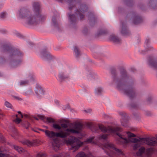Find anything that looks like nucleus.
<instances>
[{"label":"nucleus","instance_id":"nucleus-1","mask_svg":"<svg viewBox=\"0 0 157 157\" xmlns=\"http://www.w3.org/2000/svg\"><path fill=\"white\" fill-rule=\"evenodd\" d=\"M100 129L103 132L107 133L108 134H105L101 135L99 137L100 140H104L106 139L107 136L110 134H117L120 140L124 144H127L131 142L135 143L133 148L134 149H136L141 145L144 144V143L152 146H155L157 144V135L156 137V139L154 137L151 138H143L138 139L135 138H132V137H134L135 135L133 133L129 132L125 133L128 137V139L126 138V137H124L122 135L119 133L118 131H120V128L117 127L114 128L111 127H108L107 128L102 124L99 125Z\"/></svg>","mask_w":157,"mask_h":157},{"label":"nucleus","instance_id":"nucleus-2","mask_svg":"<svg viewBox=\"0 0 157 157\" xmlns=\"http://www.w3.org/2000/svg\"><path fill=\"white\" fill-rule=\"evenodd\" d=\"M82 128L83 125L82 123L80 122H77L72 124L71 126L67 128L65 132L62 131L59 132H55L48 130H42V131L45 132L46 136L50 138L56 136L63 138L71 134L80 133L81 132Z\"/></svg>","mask_w":157,"mask_h":157},{"label":"nucleus","instance_id":"nucleus-3","mask_svg":"<svg viewBox=\"0 0 157 157\" xmlns=\"http://www.w3.org/2000/svg\"><path fill=\"white\" fill-rule=\"evenodd\" d=\"M64 143L67 145L70 146L69 149L75 152L83 144V143L81 142L78 138L74 137H70L68 140L65 139Z\"/></svg>","mask_w":157,"mask_h":157},{"label":"nucleus","instance_id":"nucleus-4","mask_svg":"<svg viewBox=\"0 0 157 157\" xmlns=\"http://www.w3.org/2000/svg\"><path fill=\"white\" fill-rule=\"evenodd\" d=\"M103 148L110 156L113 157V155L116 153L122 154L121 151L116 148L114 146L109 143H107L104 145Z\"/></svg>","mask_w":157,"mask_h":157},{"label":"nucleus","instance_id":"nucleus-5","mask_svg":"<svg viewBox=\"0 0 157 157\" xmlns=\"http://www.w3.org/2000/svg\"><path fill=\"white\" fill-rule=\"evenodd\" d=\"M16 119L13 120L14 122L17 124L20 123L21 121V118L24 119H27L28 120H29L30 119V116L27 114H22L21 112H18V114L15 116Z\"/></svg>","mask_w":157,"mask_h":157},{"label":"nucleus","instance_id":"nucleus-6","mask_svg":"<svg viewBox=\"0 0 157 157\" xmlns=\"http://www.w3.org/2000/svg\"><path fill=\"white\" fill-rule=\"evenodd\" d=\"M40 141L39 140H36L30 141L29 140H26L23 142V144L27 145L29 147L33 146H36L40 144Z\"/></svg>","mask_w":157,"mask_h":157},{"label":"nucleus","instance_id":"nucleus-7","mask_svg":"<svg viewBox=\"0 0 157 157\" xmlns=\"http://www.w3.org/2000/svg\"><path fill=\"white\" fill-rule=\"evenodd\" d=\"M153 151V149L150 148L145 151L144 148L142 147L139 149L138 152L137 153V155L138 156H140L144 153L147 155H149L152 153Z\"/></svg>","mask_w":157,"mask_h":157},{"label":"nucleus","instance_id":"nucleus-8","mask_svg":"<svg viewBox=\"0 0 157 157\" xmlns=\"http://www.w3.org/2000/svg\"><path fill=\"white\" fill-rule=\"evenodd\" d=\"M53 127L55 129L60 130L62 128H67V125L65 123H62L61 124V125L58 124H55L53 125Z\"/></svg>","mask_w":157,"mask_h":157},{"label":"nucleus","instance_id":"nucleus-9","mask_svg":"<svg viewBox=\"0 0 157 157\" xmlns=\"http://www.w3.org/2000/svg\"><path fill=\"white\" fill-rule=\"evenodd\" d=\"M14 149L19 153H21L24 151V150L23 148L19 147L17 146H14Z\"/></svg>","mask_w":157,"mask_h":157},{"label":"nucleus","instance_id":"nucleus-10","mask_svg":"<svg viewBox=\"0 0 157 157\" xmlns=\"http://www.w3.org/2000/svg\"><path fill=\"white\" fill-rule=\"evenodd\" d=\"M53 145L56 149V147L58 148H59L60 147L59 141L57 140H56L54 141Z\"/></svg>","mask_w":157,"mask_h":157},{"label":"nucleus","instance_id":"nucleus-11","mask_svg":"<svg viewBox=\"0 0 157 157\" xmlns=\"http://www.w3.org/2000/svg\"><path fill=\"white\" fill-rule=\"evenodd\" d=\"M38 94H42L44 93V90L40 86H38L37 87V90L36 91Z\"/></svg>","mask_w":157,"mask_h":157},{"label":"nucleus","instance_id":"nucleus-12","mask_svg":"<svg viewBox=\"0 0 157 157\" xmlns=\"http://www.w3.org/2000/svg\"><path fill=\"white\" fill-rule=\"evenodd\" d=\"M94 137L93 136L88 139L86 141V142L87 143H92L96 144L94 140Z\"/></svg>","mask_w":157,"mask_h":157},{"label":"nucleus","instance_id":"nucleus-13","mask_svg":"<svg viewBox=\"0 0 157 157\" xmlns=\"http://www.w3.org/2000/svg\"><path fill=\"white\" fill-rule=\"evenodd\" d=\"M75 157H86V155L83 152H80Z\"/></svg>","mask_w":157,"mask_h":157},{"label":"nucleus","instance_id":"nucleus-14","mask_svg":"<svg viewBox=\"0 0 157 157\" xmlns=\"http://www.w3.org/2000/svg\"><path fill=\"white\" fill-rule=\"evenodd\" d=\"M5 105L7 107L11 108L12 105L10 103L7 101H6L5 103Z\"/></svg>","mask_w":157,"mask_h":157},{"label":"nucleus","instance_id":"nucleus-15","mask_svg":"<svg viewBox=\"0 0 157 157\" xmlns=\"http://www.w3.org/2000/svg\"><path fill=\"white\" fill-rule=\"evenodd\" d=\"M46 120L49 122H54L53 120L51 118H46Z\"/></svg>","mask_w":157,"mask_h":157},{"label":"nucleus","instance_id":"nucleus-16","mask_svg":"<svg viewBox=\"0 0 157 157\" xmlns=\"http://www.w3.org/2000/svg\"><path fill=\"white\" fill-rule=\"evenodd\" d=\"M26 124H24L23 125L25 128H29V124L28 122H26Z\"/></svg>","mask_w":157,"mask_h":157},{"label":"nucleus","instance_id":"nucleus-17","mask_svg":"<svg viewBox=\"0 0 157 157\" xmlns=\"http://www.w3.org/2000/svg\"><path fill=\"white\" fill-rule=\"evenodd\" d=\"M38 117H39V119H41V120H44L45 119V117H44V116H40V115Z\"/></svg>","mask_w":157,"mask_h":157},{"label":"nucleus","instance_id":"nucleus-18","mask_svg":"<svg viewBox=\"0 0 157 157\" xmlns=\"http://www.w3.org/2000/svg\"><path fill=\"white\" fill-rule=\"evenodd\" d=\"M5 16L6 13H1L0 17L1 18H3Z\"/></svg>","mask_w":157,"mask_h":157},{"label":"nucleus","instance_id":"nucleus-19","mask_svg":"<svg viewBox=\"0 0 157 157\" xmlns=\"http://www.w3.org/2000/svg\"><path fill=\"white\" fill-rule=\"evenodd\" d=\"M101 89L100 88H98L97 91V93L98 94H99L101 93Z\"/></svg>","mask_w":157,"mask_h":157},{"label":"nucleus","instance_id":"nucleus-20","mask_svg":"<svg viewBox=\"0 0 157 157\" xmlns=\"http://www.w3.org/2000/svg\"><path fill=\"white\" fill-rule=\"evenodd\" d=\"M27 83L26 81H23L21 82V84L22 85V84H25Z\"/></svg>","mask_w":157,"mask_h":157},{"label":"nucleus","instance_id":"nucleus-21","mask_svg":"<svg viewBox=\"0 0 157 157\" xmlns=\"http://www.w3.org/2000/svg\"><path fill=\"white\" fill-rule=\"evenodd\" d=\"M75 52L76 53H77L78 52V49L77 48H75Z\"/></svg>","mask_w":157,"mask_h":157},{"label":"nucleus","instance_id":"nucleus-22","mask_svg":"<svg viewBox=\"0 0 157 157\" xmlns=\"http://www.w3.org/2000/svg\"><path fill=\"white\" fill-rule=\"evenodd\" d=\"M92 124V123L91 122H89L87 123V125L88 126H90Z\"/></svg>","mask_w":157,"mask_h":157},{"label":"nucleus","instance_id":"nucleus-23","mask_svg":"<svg viewBox=\"0 0 157 157\" xmlns=\"http://www.w3.org/2000/svg\"><path fill=\"white\" fill-rule=\"evenodd\" d=\"M4 155L2 154H0V157H4Z\"/></svg>","mask_w":157,"mask_h":157},{"label":"nucleus","instance_id":"nucleus-24","mask_svg":"<svg viewBox=\"0 0 157 157\" xmlns=\"http://www.w3.org/2000/svg\"><path fill=\"white\" fill-rule=\"evenodd\" d=\"M12 135V136H13V137L14 136L13 135Z\"/></svg>","mask_w":157,"mask_h":157},{"label":"nucleus","instance_id":"nucleus-25","mask_svg":"<svg viewBox=\"0 0 157 157\" xmlns=\"http://www.w3.org/2000/svg\"><path fill=\"white\" fill-rule=\"evenodd\" d=\"M3 141H4V140H3V141H2V142H3Z\"/></svg>","mask_w":157,"mask_h":157},{"label":"nucleus","instance_id":"nucleus-26","mask_svg":"<svg viewBox=\"0 0 157 157\" xmlns=\"http://www.w3.org/2000/svg\"><path fill=\"white\" fill-rule=\"evenodd\" d=\"M21 98H20L19 99H18V100H20V99H21Z\"/></svg>","mask_w":157,"mask_h":157},{"label":"nucleus","instance_id":"nucleus-27","mask_svg":"<svg viewBox=\"0 0 157 157\" xmlns=\"http://www.w3.org/2000/svg\"><path fill=\"white\" fill-rule=\"evenodd\" d=\"M2 139H4V138L3 137H2Z\"/></svg>","mask_w":157,"mask_h":157}]
</instances>
